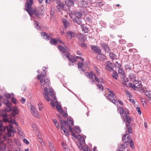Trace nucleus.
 I'll list each match as a JSON object with an SVG mask.
<instances>
[{"instance_id": "3c124183", "label": "nucleus", "mask_w": 151, "mask_h": 151, "mask_svg": "<svg viewBox=\"0 0 151 151\" xmlns=\"http://www.w3.org/2000/svg\"><path fill=\"white\" fill-rule=\"evenodd\" d=\"M53 122L56 126V127L58 129L60 128V127L59 125L57 124V121L56 119H53Z\"/></svg>"}, {"instance_id": "e2e57ef3", "label": "nucleus", "mask_w": 151, "mask_h": 151, "mask_svg": "<svg viewBox=\"0 0 151 151\" xmlns=\"http://www.w3.org/2000/svg\"><path fill=\"white\" fill-rule=\"evenodd\" d=\"M33 116L37 118H39L40 117V115L39 114H32Z\"/></svg>"}, {"instance_id": "412c9836", "label": "nucleus", "mask_w": 151, "mask_h": 151, "mask_svg": "<svg viewBox=\"0 0 151 151\" xmlns=\"http://www.w3.org/2000/svg\"><path fill=\"white\" fill-rule=\"evenodd\" d=\"M67 35L68 38L70 40L73 37H74L76 34L73 32L72 31H68L67 33Z\"/></svg>"}, {"instance_id": "4d7b16f0", "label": "nucleus", "mask_w": 151, "mask_h": 151, "mask_svg": "<svg viewBox=\"0 0 151 151\" xmlns=\"http://www.w3.org/2000/svg\"><path fill=\"white\" fill-rule=\"evenodd\" d=\"M115 66L118 69L121 67V65L120 63H118L117 62H116L115 63Z\"/></svg>"}, {"instance_id": "4c0bfd02", "label": "nucleus", "mask_w": 151, "mask_h": 151, "mask_svg": "<svg viewBox=\"0 0 151 151\" xmlns=\"http://www.w3.org/2000/svg\"><path fill=\"white\" fill-rule=\"evenodd\" d=\"M97 6H101L105 4L104 2H98L94 3Z\"/></svg>"}, {"instance_id": "79ce46f5", "label": "nucleus", "mask_w": 151, "mask_h": 151, "mask_svg": "<svg viewBox=\"0 0 151 151\" xmlns=\"http://www.w3.org/2000/svg\"><path fill=\"white\" fill-rule=\"evenodd\" d=\"M129 78L132 81H134L135 80V76L134 74H130L129 76Z\"/></svg>"}, {"instance_id": "09e8293b", "label": "nucleus", "mask_w": 151, "mask_h": 151, "mask_svg": "<svg viewBox=\"0 0 151 151\" xmlns=\"http://www.w3.org/2000/svg\"><path fill=\"white\" fill-rule=\"evenodd\" d=\"M85 74L86 76L88 78H89L90 79V78L91 77V76H92L94 75V74L89 73L88 72H86L85 73Z\"/></svg>"}, {"instance_id": "603ef678", "label": "nucleus", "mask_w": 151, "mask_h": 151, "mask_svg": "<svg viewBox=\"0 0 151 151\" xmlns=\"http://www.w3.org/2000/svg\"><path fill=\"white\" fill-rule=\"evenodd\" d=\"M78 67L79 69H80L82 70H83V69H82V68H83V63H81V62H79L78 63Z\"/></svg>"}, {"instance_id": "4be33fe9", "label": "nucleus", "mask_w": 151, "mask_h": 151, "mask_svg": "<svg viewBox=\"0 0 151 151\" xmlns=\"http://www.w3.org/2000/svg\"><path fill=\"white\" fill-rule=\"evenodd\" d=\"M109 53V56L112 60H115L118 58V57L117 55L113 52H110Z\"/></svg>"}, {"instance_id": "c756f323", "label": "nucleus", "mask_w": 151, "mask_h": 151, "mask_svg": "<svg viewBox=\"0 0 151 151\" xmlns=\"http://www.w3.org/2000/svg\"><path fill=\"white\" fill-rule=\"evenodd\" d=\"M77 24L81 25L82 24V22L81 19V18H76L72 19Z\"/></svg>"}, {"instance_id": "c9c22d12", "label": "nucleus", "mask_w": 151, "mask_h": 151, "mask_svg": "<svg viewBox=\"0 0 151 151\" xmlns=\"http://www.w3.org/2000/svg\"><path fill=\"white\" fill-rule=\"evenodd\" d=\"M74 130L75 131V132L77 133H80L81 132V129L78 126H76L74 128Z\"/></svg>"}, {"instance_id": "e433bc0d", "label": "nucleus", "mask_w": 151, "mask_h": 151, "mask_svg": "<svg viewBox=\"0 0 151 151\" xmlns=\"http://www.w3.org/2000/svg\"><path fill=\"white\" fill-rule=\"evenodd\" d=\"M58 47L61 51L63 53L65 52L66 51V50L62 46L58 45Z\"/></svg>"}, {"instance_id": "864d4df0", "label": "nucleus", "mask_w": 151, "mask_h": 151, "mask_svg": "<svg viewBox=\"0 0 151 151\" xmlns=\"http://www.w3.org/2000/svg\"><path fill=\"white\" fill-rule=\"evenodd\" d=\"M39 110L41 111L43 109V105L41 103H39L38 104Z\"/></svg>"}, {"instance_id": "a211bd4d", "label": "nucleus", "mask_w": 151, "mask_h": 151, "mask_svg": "<svg viewBox=\"0 0 151 151\" xmlns=\"http://www.w3.org/2000/svg\"><path fill=\"white\" fill-rule=\"evenodd\" d=\"M61 132L63 134H65L66 135L68 136L69 135V134L68 132L67 129L64 126H63V125H61Z\"/></svg>"}, {"instance_id": "69168bd1", "label": "nucleus", "mask_w": 151, "mask_h": 151, "mask_svg": "<svg viewBox=\"0 0 151 151\" xmlns=\"http://www.w3.org/2000/svg\"><path fill=\"white\" fill-rule=\"evenodd\" d=\"M97 86L101 90H103V88L102 86V85L101 84H97Z\"/></svg>"}, {"instance_id": "f257e3e1", "label": "nucleus", "mask_w": 151, "mask_h": 151, "mask_svg": "<svg viewBox=\"0 0 151 151\" xmlns=\"http://www.w3.org/2000/svg\"><path fill=\"white\" fill-rule=\"evenodd\" d=\"M44 93L43 95L44 97L47 101H49L50 99L48 96V95L52 97V98L51 99V101L54 102L56 105V108L57 110L60 112V113H67V111L65 108V110H62L61 108L58 104L56 99L54 95V93L52 90L50 88H49L48 90H47V88L44 89Z\"/></svg>"}, {"instance_id": "bf43d9fd", "label": "nucleus", "mask_w": 151, "mask_h": 151, "mask_svg": "<svg viewBox=\"0 0 151 151\" xmlns=\"http://www.w3.org/2000/svg\"><path fill=\"white\" fill-rule=\"evenodd\" d=\"M130 146L131 147L132 149H134V144L133 143V142L132 140H130Z\"/></svg>"}, {"instance_id": "58836bf2", "label": "nucleus", "mask_w": 151, "mask_h": 151, "mask_svg": "<svg viewBox=\"0 0 151 151\" xmlns=\"http://www.w3.org/2000/svg\"><path fill=\"white\" fill-rule=\"evenodd\" d=\"M4 104L6 105H12V103L11 101H8L7 99H4L3 101Z\"/></svg>"}, {"instance_id": "a878e982", "label": "nucleus", "mask_w": 151, "mask_h": 151, "mask_svg": "<svg viewBox=\"0 0 151 151\" xmlns=\"http://www.w3.org/2000/svg\"><path fill=\"white\" fill-rule=\"evenodd\" d=\"M67 58L71 63H73L76 61L74 58L69 54H68L66 55Z\"/></svg>"}, {"instance_id": "f8f14e48", "label": "nucleus", "mask_w": 151, "mask_h": 151, "mask_svg": "<svg viewBox=\"0 0 151 151\" xmlns=\"http://www.w3.org/2000/svg\"><path fill=\"white\" fill-rule=\"evenodd\" d=\"M106 66L105 68L107 70L110 71L113 70L112 65L113 63L109 61H106L105 63Z\"/></svg>"}, {"instance_id": "1a4fd4ad", "label": "nucleus", "mask_w": 151, "mask_h": 151, "mask_svg": "<svg viewBox=\"0 0 151 151\" xmlns=\"http://www.w3.org/2000/svg\"><path fill=\"white\" fill-rule=\"evenodd\" d=\"M70 15L72 19L80 18L83 16L81 12L78 11H75L73 12H72Z\"/></svg>"}, {"instance_id": "ddd939ff", "label": "nucleus", "mask_w": 151, "mask_h": 151, "mask_svg": "<svg viewBox=\"0 0 151 151\" xmlns=\"http://www.w3.org/2000/svg\"><path fill=\"white\" fill-rule=\"evenodd\" d=\"M130 139L129 135L127 134H126L124 135L122 137V140L124 143H127L129 142Z\"/></svg>"}, {"instance_id": "72a5a7b5", "label": "nucleus", "mask_w": 151, "mask_h": 151, "mask_svg": "<svg viewBox=\"0 0 151 151\" xmlns=\"http://www.w3.org/2000/svg\"><path fill=\"white\" fill-rule=\"evenodd\" d=\"M50 42L52 44L54 45H57V38L50 39Z\"/></svg>"}, {"instance_id": "de8ad7c7", "label": "nucleus", "mask_w": 151, "mask_h": 151, "mask_svg": "<svg viewBox=\"0 0 151 151\" xmlns=\"http://www.w3.org/2000/svg\"><path fill=\"white\" fill-rule=\"evenodd\" d=\"M32 127L34 131L37 132L38 131V129L35 124H32Z\"/></svg>"}, {"instance_id": "9d476101", "label": "nucleus", "mask_w": 151, "mask_h": 151, "mask_svg": "<svg viewBox=\"0 0 151 151\" xmlns=\"http://www.w3.org/2000/svg\"><path fill=\"white\" fill-rule=\"evenodd\" d=\"M122 119L123 121L126 120L127 123L130 124L131 121L133 120L132 118L130 117L127 115V114H120Z\"/></svg>"}, {"instance_id": "5701e85b", "label": "nucleus", "mask_w": 151, "mask_h": 151, "mask_svg": "<svg viewBox=\"0 0 151 151\" xmlns=\"http://www.w3.org/2000/svg\"><path fill=\"white\" fill-rule=\"evenodd\" d=\"M79 6L81 7H86L88 6V4L84 0L80 1L78 3Z\"/></svg>"}, {"instance_id": "dca6fc26", "label": "nucleus", "mask_w": 151, "mask_h": 151, "mask_svg": "<svg viewBox=\"0 0 151 151\" xmlns=\"http://www.w3.org/2000/svg\"><path fill=\"white\" fill-rule=\"evenodd\" d=\"M118 110L119 113H128V111L127 109L121 107H119Z\"/></svg>"}, {"instance_id": "0e129e2a", "label": "nucleus", "mask_w": 151, "mask_h": 151, "mask_svg": "<svg viewBox=\"0 0 151 151\" xmlns=\"http://www.w3.org/2000/svg\"><path fill=\"white\" fill-rule=\"evenodd\" d=\"M5 96L7 99H10L11 97V95L10 94H6Z\"/></svg>"}, {"instance_id": "0eeeda50", "label": "nucleus", "mask_w": 151, "mask_h": 151, "mask_svg": "<svg viewBox=\"0 0 151 151\" xmlns=\"http://www.w3.org/2000/svg\"><path fill=\"white\" fill-rule=\"evenodd\" d=\"M6 128L8 131L7 134L8 136L12 137L14 135L16 131L12 124H9V126L6 127Z\"/></svg>"}, {"instance_id": "5fc2aeb1", "label": "nucleus", "mask_w": 151, "mask_h": 151, "mask_svg": "<svg viewBox=\"0 0 151 151\" xmlns=\"http://www.w3.org/2000/svg\"><path fill=\"white\" fill-rule=\"evenodd\" d=\"M60 122L61 123V125L62 124L63 125V126L64 125H66V124H67V122L65 121H64L63 119H61L60 121Z\"/></svg>"}, {"instance_id": "9b49d317", "label": "nucleus", "mask_w": 151, "mask_h": 151, "mask_svg": "<svg viewBox=\"0 0 151 151\" xmlns=\"http://www.w3.org/2000/svg\"><path fill=\"white\" fill-rule=\"evenodd\" d=\"M118 71L119 74H121L123 76V77H122L123 81L125 82L127 81H128V79L125 76L124 72L122 68L121 67L118 69Z\"/></svg>"}, {"instance_id": "13d9d810", "label": "nucleus", "mask_w": 151, "mask_h": 151, "mask_svg": "<svg viewBox=\"0 0 151 151\" xmlns=\"http://www.w3.org/2000/svg\"><path fill=\"white\" fill-rule=\"evenodd\" d=\"M48 143L50 149L55 147L54 145L51 143V142L49 141L48 142Z\"/></svg>"}, {"instance_id": "7c9ffc66", "label": "nucleus", "mask_w": 151, "mask_h": 151, "mask_svg": "<svg viewBox=\"0 0 151 151\" xmlns=\"http://www.w3.org/2000/svg\"><path fill=\"white\" fill-rule=\"evenodd\" d=\"M63 23L65 29H66L67 27H69V23L67 20L66 19L63 20Z\"/></svg>"}, {"instance_id": "774afa93", "label": "nucleus", "mask_w": 151, "mask_h": 151, "mask_svg": "<svg viewBox=\"0 0 151 151\" xmlns=\"http://www.w3.org/2000/svg\"><path fill=\"white\" fill-rule=\"evenodd\" d=\"M14 151H23L22 149L19 147H17L14 149Z\"/></svg>"}, {"instance_id": "7ed1b4c3", "label": "nucleus", "mask_w": 151, "mask_h": 151, "mask_svg": "<svg viewBox=\"0 0 151 151\" xmlns=\"http://www.w3.org/2000/svg\"><path fill=\"white\" fill-rule=\"evenodd\" d=\"M129 86L134 90L137 89V90L143 93L144 91V89L141 84V82L139 80H135L133 81L132 83H129Z\"/></svg>"}, {"instance_id": "8fccbe9b", "label": "nucleus", "mask_w": 151, "mask_h": 151, "mask_svg": "<svg viewBox=\"0 0 151 151\" xmlns=\"http://www.w3.org/2000/svg\"><path fill=\"white\" fill-rule=\"evenodd\" d=\"M17 133L20 135L22 136L23 134V132L22 130L20 128L17 129Z\"/></svg>"}, {"instance_id": "f704fd0d", "label": "nucleus", "mask_w": 151, "mask_h": 151, "mask_svg": "<svg viewBox=\"0 0 151 151\" xmlns=\"http://www.w3.org/2000/svg\"><path fill=\"white\" fill-rule=\"evenodd\" d=\"M12 105H6L4 108L5 111L6 112H9L11 110V106Z\"/></svg>"}, {"instance_id": "f03ea898", "label": "nucleus", "mask_w": 151, "mask_h": 151, "mask_svg": "<svg viewBox=\"0 0 151 151\" xmlns=\"http://www.w3.org/2000/svg\"><path fill=\"white\" fill-rule=\"evenodd\" d=\"M33 3L32 0H27L25 4V8L27 12L30 16L33 14L37 17H39V14L38 12L35 10H33L32 5Z\"/></svg>"}, {"instance_id": "423d86ee", "label": "nucleus", "mask_w": 151, "mask_h": 151, "mask_svg": "<svg viewBox=\"0 0 151 151\" xmlns=\"http://www.w3.org/2000/svg\"><path fill=\"white\" fill-rule=\"evenodd\" d=\"M37 79L40 80V85L43 86H46L47 87L45 88H47V90H48V89L47 87H49L50 85V81L48 79L46 78L44 81L42 78H41L40 76L38 74L37 76ZM45 88H44V89Z\"/></svg>"}, {"instance_id": "20e7f679", "label": "nucleus", "mask_w": 151, "mask_h": 151, "mask_svg": "<svg viewBox=\"0 0 151 151\" xmlns=\"http://www.w3.org/2000/svg\"><path fill=\"white\" fill-rule=\"evenodd\" d=\"M114 94L113 91H110L108 95V98L110 101L113 102L116 105H118L119 104L123 105L122 102L116 99L114 97Z\"/></svg>"}, {"instance_id": "aec40b11", "label": "nucleus", "mask_w": 151, "mask_h": 151, "mask_svg": "<svg viewBox=\"0 0 151 151\" xmlns=\"http://www.w3.org/2000/svg\"><path fill=\"white\" fill-rule=\"evenodd\" d=\"M67 123L66 126H74V122L73 119L71 117L68 118Z\"/></svg>"}, {"instance_id": "052dcab7", "label": "nucleus", "mask_w": 151, "mask_h": 151, "mask_svg": "<svg viewBox=\"0 0 151 151\" xmlns=\"http://www.w3.org/2000/svg\"><path fill=\"white\" fill-rule=\"evenodd\" d=\"M46 68L45 67V69H43V71H44V72L45 73V74H44L42 73H41L40 75V76H46V71L45 70L46 69Z\"/></svg>"}, {"instance_id": "c03bdc74", "label": "nucleus", "mask_w": 151, "mask_h": 151, "mask_svg": "<svg viewBox=\"0 0 151 151\" xmlns=\"http://www.w3.org/2000/svg\"><path fill=\"white\" fill-rule=\"evenodd\" d=\"M12 110L14 113H18L19 112L18 109L15 106L13 107L12 108Z\"/></svg>"}, {"instance_id": "37998d69", "label": "nucleus", "mask_w": 151, "mask_h": 151, "mask_svg": "<svg viewBox=\"0 0 151 151\" xmlns=\"http://www.w3.org/2000/svg\"><path fill=\"white\" fill-rule=\"evenodd\" d=\"M78 38L79 39L81 40H84L85 38L83 35L81 34V33H79L78 34Z\"/></svg>"}, {"instance_id": "cd10ccee", "label": "nucleus", "mask_w": 151, "mask_h": 151, "mask_svg": "<svg viewBox=\"0 0 151 151\" xmlns=\"http://www.w3.org/2000/svg\"><path fill=\"white\" fill-rule=\"evenodd\" d=\"M81 29L82 32L84 33H86L88 32V29L86 26L84 25H82Z\"/></svg>"}, {"instance_id": "393cba45", "label": "nucleus", "mask_w": 151, "mask_h": 151, "mask_svg": "<svg viewBox=\"0 0 151 151\" xmlns=\"http://www.w3.org/2000/svg\"><path fill=\"white\" fill-rule=\"evenodd\" d=\"M67 58L71 63H73L76 61L74 58L69 54H68L66 55Z\"/></svg>"}, {"instance_id": "39448f33", "label": "nucleus", "mask_w": 151, "mask_h": 151, "mask_svg": "<svg viewBox=\"0 0 151 151\" xmlns=\"http://www.w3.org/2000/svg\"><path fill=\"white\" fill-rule=\"evenodd\" d=\"M86 138V136L84 135H82L81 134L78 135V142L77 145L80 149H83V146L85 145Z\"/></svg>"}, {"instance_id": "6e6552de", "label": "nucleus", "mask_w": 151, "mask_h": 151, "mask_svg": "<svg viewBox=\"0 0 151 151\" xmlns=\"http://www.w3.org/2000/svg\"><path fill=\"white\" fill-rule=\"evenodd\" d=\"M3 117V121L4 122H8L15 124L17 126H18V124L16 122L15 120L9 118L7 115V114H2Z\"/></svg>"}, {"instance_id": "680f3d73", "label": "nucleus", "mask_w": 151, "mask_h": 151, "mask_svg": "<svg viewBox=\"0 0 151 151\" xmlns=\"http://www.w3.org/2000/svg\"><path fill=\"white\" fill-rule=\"evenodd\" d=\"M6 129V128L3 127L2 125H0V130L2 131H5Z\"/></svg>"}, {"instance_id": "473e14b6", "label": "nucleus", "mask_w": 151, "mask_h": 151, "mask_svg": "<svg viewBox=\"0 0 151 151\" xmlns=\"http://www.w3.org/2000/svg\"><path fill=\"white\" fill-rule=\"evenodd\" d=\"M145 94L149 99H151V91H145Z\"/></svg>"}, {"instance_id": "ea45409f", "label": "nucleus", "mask_w": 151, "mask_h": 151, "mask_svg": "<svg viewBox=\"0 0 151 151\" xmlns=\"http://www.w3.org/2000/svg\"><path fill=\"white\" fill-rule=\"evenodd\" d=\"M30 110L31 113H36V112H37V111L35 107L33 106H31Z\"/></svg>"}, {"instance_id": "4468645a", "label": "nucleus", "mask_w": 151, "mask_h": 151, "mask_svg": "<svg viewBox=\"0 0 151 151\" xmlns=\"http://www.w3.org/2000/svg\"><path fill=\"white\" fill-rule=\"evenodd\" d=\"M56 3L57 4L56 7L58 9H64V4L61 3L60 0H57L56 1Z\"/></svg>"}, {"instance_id": "c85d7f7f", "label": "nucleus", "mask_w": 151, "mask_h": 151, "mask_svg": "<svg viewBox=\"0 0 151 151\" xmlns=\"http://www.w3.org/2000/svg\"><path fill=\"white\" fill-rule=\"evenodd\" d=\"M78 0H69L68 1V4L69 6H73L75 2H76Z\"/></svg>"}, {"instance_id": "6e6d98bb", "label": "nucleus", "mask_w": 151, "mask_h": 151, "mask_svg": "<svg viewBox=\"0 0 151 151\" xmlns=\"http://www.w3.org/2000/svg\"><path fill=\"white\" fill-rule=\"evenodd\" d=\"M127 143L122 144L120 145L121 149L122 148L123 149H124L127 147Z\"/></svg>"}, {"instance_id": "a18cd8bd", "label": "nucleus", "mask_w": 151, "mask_h": 151, "mask_svg": "<svg viewBox=\"0 0 151 151\" xmlns=\"http://www.w3.org/2000/svg\"><path fill=\"white\" fill-rule=\"evenodd\" d=\"M84 147H83V151H90V150L89 148L88 147V146H85V145L83 146ZM95 151V150L93 149V151Z\"/></svg>"}, {"instance_id": "6ab92c4d", "label": "nucleus", "mask_w": 151, "mask_h": 151, "mask_svg": "<svg viewBox=\"0 0 151 151\" xmlns=\"http://www.w3.org/2000/svg\"><path fill=\"white\" fill-rule=\"evenodd\" d=\"M97 58L98 60H104L106 59V56L105 55L101 53L98 54Z\"/></svg>"}, {"instance_id": "2eb2a0df", "label": "nucleus", "mask_w": 151, "mask_h": 151, "mask_svg": "<svg viewBox=\"0 0 151 151\" xmlns=\"http://www.w3.org/2000/svg\"><path fill=\"white\" fill-rule=\"evenodd\" d=\"M91 48L96 53L99 54L101 53V50L100 49V47L97 46L93 45L91 47Z\"/></svg>"}, {"instance_id": "f3484780", "label": "nucleus", "mask_w": 151, "mask_h": 151, "mask_svg": "<svg viewBox=\"0 0 151 151\" xmlns=\"http://www.w3.org/2000/svg\"><path fill=\"white\" fill-rule=\"evenodd\" d=\"M101 45L105 51L108 53H109L110 52V49L106 44L103 43L101 44Z\"/></svg>"}, {"instance_id": "b1692460", "label": "nucleus", "mask_w": 151, "mask_h": 151, "mask_svg": "<svg viewBox=\"0 0 151 151\" xmlns=\"http://www.w3.org/2000/svg\"><path fill=\"white\" fill-rule=\"evenodd\" d=\"M42 36L43 37V38L47 40H50L51 37L48 35L46 32H43L41 33Z\"/></svg>"}, {"instance_id": "2f4dec72", "label": "nucleus", "mask_w": 151, "mask_h": 151, "mask_svg": "<svg viewBox=\"0 0 151 151\" xmlns=\"http://www.w3.org/2000/svg\"><path fill=\"white\" fill-rule=\"evenodd\" d=\"M92 76H91V77L90 78V79H92L93 80L92 82H94V81L93 80V78H94L95 81L99 83V80L98 77L96 76V75L94 74Z\"/></svg>"}, {"instance_id": "a19ab883", "label": "nucleus", "mask_w": 151, "mask_h": 151, "mask_svg": "<svg viewBox=\"0 0 151 151\" xmlns=\"http://www.w3.org/2000/svg\"><path fill=\"white\" fill-rule=\"evenodd\" d=\"M127 127V131L128 133H132V129L131 126L129 124L126 125Z\"/></svg>"}, {"instance_id": "338daca9", "label": "nucleus", "mask_w": 151, "mask_h": 151, "mask_svg": "<svg viewBox=\"0 0 151 151\" xmlns=\"http://www.w3.org/2000/svg\"><path fill=\"white\" fill-rule=\"evenodd\" d=\"M11 100L14 104H16L17 103L16 100L14 97H13L12 98Z\"/></svg>"}, {"instance_id": "49530a36", "label": "nucleus", "mask_w": 151, "mask_h": 151, "mask_svg": "<svg viewBox=\"0 0 151 151\" xmlns=\"http://www.w3.org/2000/svg\"><path fill=\"white\" fill-rule=\"evenodd\" d=\"M112 76L113 78L115 79H117V78L118 77L117 73L116 72H114L112 74Z\"/></svg>"}, {"instance_id": "bb28decb", "label": "nucleus", "mask_w": 151, "mask_h": 151, "mask_svg": "<svg viewBox=\"0 0 151 151\" xmlns=\"http://www.w3.org/2000/svg\"><path fill=\"white\" fill-rule=\"evenodd\" d=\"M61 145L65 151H70L69 149L68 148V146L64 142H63L61 143Z\"/></svg>"}]
</instances>
